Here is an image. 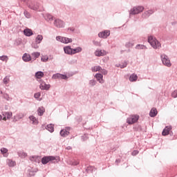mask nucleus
I'll return each mask as SVG.
<instances>
[{
	"mask_svg": "<svg viewBox=\"0 0 177 177\" xmlns=\"http://www.w3.org/2000/svg\"><path fill=\"white\" fill-rule=\"evenodd\" d=\"M148 42L153 49H161V43L154 36L148 37Z\"/></svg>",
	"mask_w": 177,
	"mask_h": 177,
	"instance_id": "obj_1",
	"label": "nucleus"
},
{
	"mask_svg": "<svg viewBox=\"0 0 177 177\" xmlns=\"http://www.w3.org/2000/svg\"><path fill=\"white\" fill-rule=\"evenodd\" d=\"M143 10H145V7L142 6H135L129 10V16L139 15V13H142Z\"/></svg>",
	"mask_w": 177,
	"mask_h": 177,
	"instance_id": "obj_2",
	"label": "nucleus"
},
{
	"mask_svg": "<svg viewBox=\"0 0 177 177\" xmlns=\"http://www.w3.org/2000/svg\"><path fill=\"white\" fill-rule=\"evenodd\" d=\"M56 161V157L52 156H44L41 158V164H43V165H46L48 162L55 163Z\"/></svg>",
	"mask_w": 177,
	"mask_h": 177,
	"instance_id": "obj_3",
	"label": "nucleus"
},
{
	"mask_svg": "<svg viewBox=\"0 0 177 177\" xmlns=\"http://www.w3.org/2000/svg\"><path fill=\"white\" fill-rule=\"evenodd\" d=\"M160 59L162 64L164 66H166V67H171V66H172V64L171 63V60H169V57H168V55L165 54H161Z\"/></svg>",
	"mask_w": 177,
	"mask_h": 177,
	"instance_id": "obj_4",
	"label": "nucleus"
},
{
	"mask_svg": "<svg viewBox=\"0 0 177 177\" xmlns=\"http://www.w3.org/2000/svg\"><path fill=\"white\" fill-rule=\"evenodd\" d=\"M53 24L57 28H64L66 27V22L59 18H55Z\"/></svg>",
	"mask_w": 177,
	"mask_h": 177,
	"instance_id": "obj_5",
	"label": "nucleus"
},
{
	"mask_svg": "<svg viewBox=\"0 0 177 177\" xmlns=\"http://www.w3.org/2000/svg\"><path fill=\"white\" fill-rule=\"evenodd\" d=\"M139 120V115H133L129 116L127 119V122L129 124V125H132V124H135V122H138Z\"/></svg>",
	"mask_w": 177,
	"mask_h": 177,
	"instance_id": "obj_6",
	"label": "nucleus"
},
{
	"mask_svg": "<svg viewBox=\"0 0 177 177\" xmlns=\"http://www.w3.org/2000/svg\"><path fill=\"white\" fill-rule=\"evenodd\" d=\"M56 41H58V42H62V44H71V42H73V39L62 36H57Z\"/></svg>",
	"mask_w": 177,
	"mask_h": 177,
	"instance_id": "obj_7",
	"label": "nucleus"
},
{
	"mask_svg": "<svg viewBox=\"0 0 177 177\" xmlns=\"http://www.w3.org/2000/svg\"><path fill=\"white\" fill-rule=\"evenodd\" d=\"M39 82L40 84L39 88L41 89V91H49L50 84H46V83L42 80H39Z\"/></svg>",
	"mask_w": 177,
	"mask_h": 177,
	"instance_id": "obj_8",
	"label": "nucleus"
},
{
	"mask_svg": "<svg viewBox=\"0 0 177 177\" xmlns=\"http://www.w3.org/2000/svg\"><path fill=\"white\" fill-rule=\"evenodd\" d=\"M99 38H102L103 39H106L108 37H110V30H105L98 33Z\"/></svg>",
	"mask_w": 177,
	"mask_h": 177,
	"instance_id": "obj_9",
	"label": "nucleus"
},
{
	"mask_svg": "<svg viewBox=\"0 0 177 177\" xmlns=\"http://www.w3.org/2000/svg\"><path fill=\"white\" fill-rule=\"evenodd\" d=\"M27 5L28 8L32 10H37L39 8V5L35 1H32L30 3H28Z\"/></svg>",
	"mask_w": 177,
	"mask_h": 177,
	"instance_id": "obj_10",
	"label": "nucleus"
},
{
	"mask_svg": "<svg viewBox=\"0 0 177 177\" xmlns=\"http://www.w3.org/2000/svg\"><path fill=\"white\" fill-rule=\"evenodd\" d=\"M52 78H53L54 80H67V78L68 77L66 75L55 73L53 75Z\"/></svg>",
	"mask_w": 177,
	"mask_h": 177,
	"instance_id": "obj_11",
	"label": "nucleus"
},
{
	"mask_svg": "<svg viewBox=\"0 0 177 177\" xmlns=\"http://www.w3.org/2000/svg\"><path fill=\"white\" fill-rule=\"evenodd\" d=\"M2 115L3 117V121H6V120H10L12 118L13 113L12 112H3Z\"/></svg>",
	"mask_w": 177,
	"mask_h": 177,
	"instance_id": "obj_12",
	"label": "nucleus"
},
{
	"mask_svg": "<svg viewBox=\"0 0 177 177\" xmlns=\"http://www.w3.org/2000/svg\"><path fill=\"white\" fill-rule=\"evenodd\" d=\"M153 13H154V10H147L144 13H142V17L143 19H147V17H150V16H151V15H153Z\"/></svg>",
	"mask_w": 177,
	"mask_h": 177,
	"instance_id": "obj_13",
	"label": "nucleus"
},
{
	"mask_svg": "<svg viewBox=\"0 0 177 177\" xmlns=\"http://www.w3.org/2000/svg\"><path fill=\"white\" fill-rule=\"evenodd\" d=\"M64 51L66 55H73V48H71V46H70L64 47Z\"/></svg>",
	"mask_w": 177,
	"mask_h": 177,
	"instance_id": "obj_14",
	"label": "nucleus"
},
{
	"mask_svg": "<svg viewBox=\"0 0 177 177\" xmlns=\"http://www.w3.org/2000/svg\"><path fill=\"white\" fill-rule=\"evenodd\" d=\"M24 114L20 113H17L16 115L13 117V122H17L19 120H21V118H24Z\"/></svg>",
	"mask_w": 177,
	"mask_h": 177,
	"instance_id": "obj_15",
	"label": "nucleus"
},
{
	"mask_svg": "<svg viewBox=\"0 0 177 177\" xmlns=\"http://www.w3.org/2000/svg\"><path fill=\"white\" fill-rule=\"evenodd\" d=\"M95 77L97 78V80L100 84H104V80H103V75L101 73H96Z\"/></svg>",
	"mask_w": 177,
	"mask_h": 177,
	"instance_id": "obj_16",
	"label": "nucleus"
},
{
	"mask_svg": "<svg viewBox=\"0 0 177 177\" xmlns=\"http://www.w3.org/2000/svg\"><path fill=\"white\" fill-rule=\"evenodd\" d=\"M30 160L33 162H37L38 164H39V162H41V157L40 156H30Z\"/></svg>",
	"mask_w": 177,
	"mask_h": 177,
	"instance_id": "obj_17",
	"label": "nucleus"
},
{
	"mask_svg": "<svg viewBox=\"0 0 177 177\" xmlns=\"http://www.w3.org/2000/svg\"><path fill=\"white\" fill-rule=\"evenodd\" d=\"M171 129H172V127H166L162 132V135L163 136H167V135H169V131H171Z\"/></svg>",
	"mask_w": 177,
	"mask_h": 177,
	"instance_id": "obj_18",
	"label": "nucleus"
},
{
	"mask_svg": "<svg viewBox=\"0 0 177 177\" xmlns=\"http://www.w3.org/2000/svg\"><path fill=\"white\" fill-rule=\"evenodd\" d=\"M29 120L32 121V125H38V118H35L34 115L29 116Z\"/></svg>",
	"mask_w": 177,
	"mask_h": 177,
	"instance_id": "obj_19",
	"label": "nucleus"
},
{
	"mask_svg": "<svg viewBox=\"0 0 177 177\" xmlns=\"http://www.w3.org/2000/svg\"><path fill=\"white\" fill-rule=\"evenodd\" d=\"M95 56L100 57V56H105V55H106V50H98L95 52Z\"/></svg>",
	"mask_w": 177,
	"mask_h": 177,
	"instance_id": "obj_20",
	"label": "nucleus"
},
{
	"mask_svg": "<svg viewBox=\"0 0 177 177\" xmlns=\"http://www.w3.org/2000/svg\"><path fill=\"white\" fill-rule=\"evenodd\" d=\"M22 59L24 60V62H30L31 55H30V54H28V53H24V55L22 56Z\"/></svg>",
	"mask_w": 177,
	"mask_h": 177,
	"instance_id": "obj_21",
	"label": "nucleus"
},
{
	"mask_svg": "<svg viewBox=\"0 0 177 177\" xmlns=\"http://www.w3.org/2000/svg\"><path fill=\"white\" fill-rule=\"evenodd\" d=\"M44 19L46 20V21H48V23H51V21L55 20V18L50 14H46L44 17Z\"/></svg>",
	"mask_w": 177,
	"mask_h": 177,
	"instance_id": "obj_22",
	"label": "nucleus"
},
{
	"mask_svg": "<svg viewBox=\"0 0 177 177\" xmlns=\"http://www.w3.org/2000/svg\"><path fill=\"white\" fill-rule=\"evenodd\" d=\"M24 34L26 37H31L34 33H32V30L30 28H26L24 30Z\"/></svg>",
	"mask_w": 177,
	"mask_h": 177,
	"instance_id": "obj_23",
	"label": "nucleus"
},
{
	"mask_svg": "<svg viewBox=\"0 0 177 177\" xmlns=\"http://www.w3.org/2000/svg\"><path fill=\"white\" fill-rule=\"evenodd\" d=\"M6 162H7L8 167H13L16 166V161L12 160V159H7Z\"/></svg>",
	"mask_w": 177,
	"mask_h": 177,
	"instance_id": "obj_24",
	"label": "nucleus"
},
{
	"mask_svg": "<svg viewBox=\"0 0 177 177\" xmlns=\"http://www.w3.org/2000/svg\"><path fill=\"white\" fill-rule=\"evenodd\" d=\"M44 113H45V108H44V106L39 107L37 109L38 115H39V117H41V115H44Z\"/></svg>",
	"mask_w": 177,
	"mask_h": 177,
	"instance_id": "obj_25",
	"label": "nucleus"
},
{
	"mask_svg": "<svg viewBox=\"0 0 177 177\" xmlns=\"http://www.w3.org/2000/svg\"><path fill=\"white\" fill-rule=\"evenodd\" d=\"M44 75H45V74L42 71H37L35 73V77L38 80H41V78H42Z\"/></svg>",
	"mask_w": 177,
	"mask_h": 177,
	"instance_id": "obj_26",
	"label": "nucleus"
},
{
	"mask_svg": "<svg viewBox=\"0 0 177 177\" xmlns=\"http://www.w3.org/2000/svg\"><path fill=\"white\" fill-rule=\"evenodd\" d=\"M136 49H138V50H146V49H147V47L143 44H137L136 46Z\"/></svg>",
	"mask_w": 177,
	"mask_h": 177,
	"instance_id": "obj_27",
	"label": "nucleus"
},
{
	"mask_svg": "<svg viewBox=\"0 0 177 177\" xmlns=\"http://www.w3.org/2000/svg\"><path fill=\"white\" fill-rule=\"evenodd\" d=\"M80 52H82V48L77 47L76 48H72V55H75V53H80Z\"/></svg>",
	"mask_w": 177,
	"mask_h": 177,
	"instance_id": "obj_28",
	"label": "nucleus"
},
{
	"mask_svg": "<svg viewBox=\"0 0 177 177\" xmlns=\"http://www.w3.org/2000/svg\"><path fill=\"white\" fill-rule=\"evenodd\" d=\"M129 81L131 82H135L136 81H138V75L135 74H132L129 77Z\"/></svg>",
	"mask_w": 177,
	"mask_h": 177,
	"instance_id": "obj_29",
	"label": "nucleus"
},
{
	"mask_svg": "<svg viewBox=\"0 0 177 177\" xmlns=\"http://www.w3.org/2000/svg\"><path fill=\"white\" fill-rule=\"evenodd\" d=\"M17 154L20 158H26V157H27V153L24 152V151H18Z\"/></svg>",
	"mask_w": 177,
	"mask_h": 177,
	"instance_id": "obj_30",
	"label": "nucleus"
},
{
	"mask_svg": "<svg viewBox=\"0 0 177 177\" xmlns=\"http://www.w3.org/2000/svg\"><path fill=\"white\" fill-rule=\"evenodd\" d=\"M60 135L61 136L66 138V136H68V135H70V132L67 131L66 129H63L60 131Z\"/></svg>",
	"mask_w": 177,
	"mask_h": 177,
	"instance_id": "obj_31",
	"label": "nucleus"
},
{
	"mask_svg": "<svg viewBox=\"0 0 177 177\" xmlns=\"http://www.w3.org/2000/svg\"><path fill=\"white\" fill-rule=\"evenodd\" d=\"M157 109L153 108L149 112L150 117H156L157 115Z\"/></svg>",
	"mask_w": 177,
	"mask_h": 177,
	"instance_id": "obj_32",
	"label": "nucleus"
},
{
	"mask_svg": "<svg viewBox=\"0 0 177 177\" xmlns=\"http://www.w3.org/2000/svg\"><path fill=\"white\" fill-rule=\"evenodd\" d=\"M46 129H48V131L50 133L55 131V127H53V124H48L46 127Z\"/></svg>",
	"mask_w": 177,
	"mask_h": 177,
	"instance_id": "obj_33",
	"label": "nucleus"
},
{
	"mask_svg": "<svg viewBox=\"0 0 177 177\" xmlns=\"http://www.w3.org/2000/svg\"><path fill=\"white\" fill-rule=\"evenodd\" d=\"M44 39V37L41 35H38L35 39L36 44H39Z\"/></svg>",
	"mask_w": 177,
	"mask_h": 177,
	"instance_id": "obj_34",
	"label": "nucleus"
},
{
	"mask_svg": "<svg viewBox=\"0 0 177 177\" xmlns=\"http://www.w3.org/2000/svg\"><path fill=\"white\" fill-rule=\"evenodd\" d=\"M133 45H135V43L133 42V41H129L126 43L125 47L126 48H132L133 46Z\"/></svg>",
	"mask_w": 177,
	"mask_h": 177,
	"instance_id": "obj_35",
	"label": "nucleus"
},
{
	"mask_svg": "<svg viewBox=\"0 0 177 177\" xmlns=\"http://www.w3.org/2000/svg\"><path fill=\"white\" fill-rule=\"evenodd\" d=\"M3 82L4 85H8V84H9V82H10V77L6 76L3 80Z\"/></svg>",
	"mask_w": 177,
	"mask_h": 177,
	"instance_id": "obj_36",
	"label": "nucleus"
},
{
	"mask_svg": "<svg viewBox=\"0 0 177 177\" xmlns=\"http://www.w3.org/2000/svg\"><path fill=\"white\" fill-rule=\"evenodd\" d=\"M41 53H39V52H34L32 53V57H33L34 60L38 59V57H39Z\"/></svg>",
	"mask_w": 177,
	"mask_h": 177,
	"instance_id": "obj_37",
	"label": "nucleus"
},
{
	"mask_svg": "<svg viewBox=\"0 0 177 177\" xmlns=\"http://www.w3.org/2000/svg\"><path fill=\"white\" fill-rule=\"evenodd\" d=\"M93 73H96L97 71H100L102 68L100 66H93L91 68Z\"/></svg>",
	"mask_w": 177,
	"mask_h": 177,
	"instance_id": "obj_38",
	"label": "nucleus"
},
{
	"mask_svg": "<svg viewBox=\"0 0 177 177\" xmlns=\"http://www.w3.org/2000/svg\"><path fill=\"white\" fill-rule=\"evenodd\" d=\"M0 60H1V62H8V60H9V57H8V55H2L0 56Z\"/></svg>",
	"mask_w": 177,
	"mask_h": 177,
	"instance_id": "obj_39",
	"label": "nucleus"
},
{
	"mask_svg": "<svg viewBox=\"0 0 177 177\" xmlns=\"http://www.w3.org/2000/svg\"><path fill=\"white\" fill-rule=\"evenodd\" d=\"M96 84H97V82H96V80H91L88 82V85L90 86H95V85H96Z\"/></svg>",
	"mask_w": 177,
	"mask_h": 177,
	"instance_id": "obj_40",
	"label": "nucleus"
},
{
	"mask_svg": "<svg viewBox=\"0 0 177 177\" xmlns=\"http://www.w3.org/2000/svg\"><path fill=\"white\" fill-rule=\"evenodd\" d=\"M68 164L70 165H78L80 164V162L78 160H73L69 161Z\"/></svg>",
	"mask_w": 177,
	"mask_h": 177,
	"instance_id": "obj_41",
	"label": "nucleus"
},
{
	"mask_svg": "<svg viewBox=\"0 0 177 177\" xmlns=\"http://www.w3.org/2000/svg\"><path fill=\"white\" fill-rule=\"evenodd\" d=\"M49 60V57H48L47 55H43L41 58V61L43 62L44 63H46Z\"/></svg>",
	"mask_w": 177,
	"mask_h": 177,
	"instance_id": "obj_42",
	"label": "nucleus"
},
{
	"mask_svg": "<svg viewBox=\"0 0 177 177\" xmlns=\"http://www.w3.org/2000/svg\"><path fill=\"white\" fill-rule=\"evenodd\" d=\"M93 44L95 46H102V44L100 43V41H97L96 40H93Z\"/></svg>",
	"mask_w": 177,
	"mask_h": 177,
	"instance_id": "obj_43",
	"label": "nucleus"
},
{
	"mask_svg": "<svg viewBox=\"0 0 177 177\" xmlns=\"http://www.w3.org/2000/svg\"><path fill=\"white\" fill-rule=\"evenodd\" d=\"M34 97L35 99H36L37 100H39V97H41V93H36L34 94Z\"/></svg>",
	"mask_w": 177,
	"mask_h": 177,
	"instance_id": "obj_44",
	"label": "nucleus"
},
{
	"mask_svg": "<svg viewBox=\"0 0 177 177\" xmlns=\"http://www.w3.org/2000/svg\"><path fill=\"white\" fill-rule=\"evenodd\" d=\"M24 16L27 18V19H30V12H28L27 10H25L24 12Z\"/></svg>",
	"mask_w": 177,
	"mask_h": 177,
	"instance_id": "obj_45",
	"label": "nucleus"
},
{
	"mask_svg": "<svg viewBox=\"0 0 177 177\" xmlns=\"http://www.w3.org/2000/svg\"><path fill=\"white\" fill-rule=\"evenodd\" d=\"M1 154H6V153H8V149L4 148V147L1 148Z\"/></svg>",
	"mask_w": 177,
	"mask_h": 177,
	"instance_id": "obj_46",
	"label": "nucleus"
},
{
	"mask_svg": "<svg viewBox=\"0 0 177 177\" xmlns=\"http://www.w3.org/2000/svg\"><path fill=\"white\" fill-rule=\"evenodd\" d=\"M127 66H128V62H124L122 64L119 65L120 68H125V67H127Z\"/></svg>",
	"mask_w": 177,
	"mask_h": 177,
	"instance_id": "obj_47",
	"label": "nucleus"
},
{
	"mask_svg": "<svg viewBox=\"0 0 177 177\" xmlns=\"http://www.w3.org/2000/svg\"><path fill=\"white\" fill-rule=\"evenodd\" d=\"M86 172H89V171L92 172V171H93V167H92V166L88 167L86 169Z\"/></svg>",
	"mask_w": 177,
	"mask_h": 177,
	"instance_id": "obj_48",
	"label": "nucleus"
},
{
	"mask_svg": "<svg viewBox=\"0 0 177 177\" xmlns=\"http://www.w3.org/2000/svg\"><path fill=\"white\" fill-rule=\"evenodd\" d=\"M102 74H104V75H107V71L106 69H103L101 68V70L100 71Z\"/></svg>",
	"mask_w": 177,
	"mask_h": 177,
	"instance_id": "obj_49",
	"label": "nucleus"
},
{
	"mask_svg": "<svg viewBox=\"0 0 177 177\" xmlns=\"http://www.w3.org/2000/svg\"><path fill=\"white\" fill-rule=\"evenodd\" d=\"M82 140H83V142H85V140H88V136H86V134H84V136H82Z\"/></svg>",
	"mask_w": 177,
	"mask_h": 177,
	"instance_id": "obj_50",
	"label": "nucleus"
},
{
	"mask_svg": "<svg viewBox=\"0 0 177 177\" xmlns=\"http://www.w3.org/2000/svg\"><path fill=\"white\" fill-rule=\"evenodd\" d=\"M172 97H177V90H175L172 93H171Z\"/></svg>",
	"mask_w": 177,
	"mask_h": 177,
	"instance_id": "obj_51",
	"label": "nucleus"
},
{
	"mask_svg": "<svg viewBox=\"0 0 177 177\" xmlns=\"http://www.w3.org/2000/svg\"><path fill=\"white\" fill-rule=\"evenodd\" d=\"M138 154H139V151L138 150H135L131 153L132 156H138Z\"/></svg>",
	"mask_w": 177,
	"mask_h": 177,
	"instance_id": "obj_52",
	"label": "nucleus"
},
{
	"mask_svg": "<svg viewBox=\"0 0 177 177\" xmlns=\"http://www.w3.org/2000/svg\"><path fill=\"white\" fill-rule=\"evenodd\" d=\"M68 30H69V31H71L72 32H74V31H75V29L74 28H68Z\"/></svg>",
	"mask_w": 177,
	"mask_h": 177,
	"instance_id": "obj_53",
	"label": "nucleus"
},
{
	"mask_svg": "<svg viewBox=\"0 0 177 177\" xmlns=\"http://www.w3.org/2000/svg\"><path fill=\"white\" fill-rule=\"evenodd\" d=\"M4 97H5V99H6L7 100H9V95L5 94V95H4Z\"/></svg>",
	"mask_w": 177,
	"mask_h": 177,
	"instance_id": "obj_54",
	"label": "nucleus"
},
{
	"mask_svg": "<svg viewBox=\"0 0 177 177\" xmlns=\"http://www.w3.org/2000/svg\"><path fill=\"white\" fill-rule=\"evenodd\" d=\"M32 48H35V49H38V45L37 44L32 45Z\"/></svg>",
	"mask_w": 177,
	"mask_h": 177,
	"instance_id": "obj_55",
	"label": "nucleus"
},
{
	"mask_svg": "<svg viewBox=\"0 0 177 177\" xmlns=\"http://www.w3.org/2000/svg\"><path fill=\"white\" fill-rule=\"evenodd\" d=\"M77 121H78V122H81V121H82V117L80 116Z\"/></svg>",
	"mask_w": 177,
	"mask_h": 177,
	"instance_id": "obj_56",
	"label": "nucleus"
},
{
	"mask_svg": "<svg viewBox=\"0 0 177 177\" xmlns=\"http://www.w3.org/2000/svg\"><path fill=\"white\" fill-rule=\"evenodd\" d=\"M22 2H24L25 3H28V0H21Z\"/></svg>",
	"mask_w": 177,
	"mask_h": 177,
	"instance_id": "obj_57",
	"label": "nucleus"
},
{
	"mask_svg": "<svg viewBox=\"0 0 177 177\" xmlns=\"http://www.w3.org/2000/svg\"><path fill=\"white\" fill-rule=\"evenodd\" d=\"M72 147L71 146H68L66 147V150H71Z\"/></svg>",
	"mask_w": 177,
	"mask_h": 177,
	"instance_id": "obj_58",
	"label": "nucleus"
},
{
	"mask_svg": "<svg viewBox=\"0 0 177 177\" xmlns=\"http://www.w3.org/2000/svg\"><path fill=\"white\" fill-rule=\"evenodd\" d=\"M115 162H120V161L119 159H117V160H115Z\"/></svg>",
	"mask_w": 177,
	"mask_h": 177,
	"instance_id": "obj_59",
	"label": "nucleus"
},
{
	"mask_svg": "<svg viewBox=\"0 0 177 177\" xmlns=\"http://www.w3.org/2000/svg\"><path fill=\"white\" fill-rule=\"evenodd\" d=\"M2 120V115H0V121Z\"/></svg>",
	"mask_w": 177,
	"mask_h": 177,
	"instance_id": "obj_60",
	"label": "nucleus"
},
{
	"mask_svg": "<svg viewBox=\"0 0 177 177\" xmlns=\"http://www.w3.org/2000/svg\"><path fill=\"white\" fill-rule=\"evenodd\" d=\"M3 93V92H2L1 91H0V94L2 95Z\"/></svg>",
	"mask_w": 177,
	"mask_h": 177,
	"instance_id": "obj_61",
	"label": "nucleus"
},
{
	"mask_svg": "<svg viewBox=\"0 0 177 177\" xmlns=\"http://www.w3.org/2000/svg\"><path fill=\"white\" fill-rule=\"evenodd\" d=\"M0 26H1V20H0Z\"/></svg>",
	"mask_w": 177,
	"mask_h": 177,
	"instance_id": "obj_62",
	"label": "nucleus"
}]
</instances>
